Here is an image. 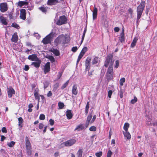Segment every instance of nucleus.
<instances>
[{
	"mask_svg": "<svg viewBox=\"0 0 157 157\" xmlns=\"http://www.w3.org/2000/svg\"><path fill=\"white\" fill-rule=\"evenodd\" d=\"M146 0H141L140 4L137 7V21L141 18L145 5Z\"/></svg>",
	"mask_w": 157,
	"mask_h": 157,
	"instance_id": "obj_1",
	"label": "nucleus"
},
{
	"mask_svg": "<svg viewBox=\"0 0 157 157\" xmlns=\"http://www.w3.org/2000/svg\"><path fill=\"white\" fill-rule=\"evenodd\" d=\"M9 18L10 19H12L13 18V13L11 12L9 14Z\"/></svg>",
	"mask_w": 157,
	"mask_h": 157,
	"instance_id": "obj_62",
	"label": "nucleus"
},
{
	"mask_svg": "<svg viewBox=\"0 0 157 157\" xmlns=\"http://www.w3.org/2000/svg\"><path fill=\"white\" fill-rule=\"evenodd\" d=\"M123 133L124 137H126L127 139L129 140L131 138V135L128 131L125 132H123Z\"/></svg>",
	"mask_w": 157,
	"mask_h": 157,
	"instance_id": "obj_28",
	"label": "nucleus"
},
{
	"mask_svg": "<svg viewBox=\"0 0 157 157\" xmlns=\"http://www.w3.org/2000/svg\"><path fill=\"white\" fill-rule=\"evenodd\" d=\"M66 116L67 117V119H71L73 116V114H72L71 111L70 110H67L66 112Z\"/></svg>",
	"mask_w": 157,
	"mask_h": 157,
	"instance_id": "obj_18",
	"label": "nucleus"
},
{
	"mask_svg": "<svg viewBox=\"0 0 157 157\" xmlns=\"http://www.w3.org/2000/svg\"><path fill=\"white\" fill-rule=\"evenodd\" d=\"M29 67L28 65H26L25 66L24 70L25 71H27L29 70Z\"/></svg>",
	"mask_w": 157,
	"mask_h": 157,
	"instance_id": "obj_58",
	"label": "nucleus"
},
{
	"mask_svg": "<svg viewBox=\"0 0 157 157\" xmlns=\"http://www.w3.org/2000/svg\"><path fill=\"white\" fill-rule=\"evenodd\" d=\"M20 18L24 20L26 19V10L25 9H21L20 10Z\"/></svg>",
	"mask_w": 157,
	"mask_h": 157,
	"instance_id": "obj_13",
	"label": "nucleus"
},
{
	"mask_svg": "<svg viewBox=\"0 0 157 157\" xmlns=\"http://www.w3.org/2000/svg\"><path fill=\"white\" fill-rule=\"evenodd\" d=\"M90 107V102L88 101L87 102L85 108V112L86 114V115L88 113L89 111V109Z\"/></svg>",
	"mask_w": 157,
	"mask_h": 157,
	"instance_id": "obj_26",
	"label": "nucleus"
},
{
	"mask_svg": "<svg viewBox=\"0 0 157 157\" xmlns=\"http://www.w3.org/2000/svg\"><path fill=\"white\" fill-rule=\"evenodd\" d=\"M69 41L68 37L62 34L59 35L55 39L54 43L57 44L60 43L65 44L68 43Z\"/></svg>",
	"mask_w": 157,
	"mask_h": 157,
	"instance_id": "obj_2",
	"label": "nucleus"
},
{
	"mask_svg": "<svg viewBox=\"0 0 157 157\" xmlns=\"http://www.w3.org/2000/svg\"><path fill=\"white\" fill-rule=\"evenodd\" d=\"M34 94L35 98L36 99H37L38 101L39 102L40 98V97L39 96L38 93L37 92H36L34 93Z\"/></svg>",
	"mask_w": 157,
	"mask_h": 157,
	"instance_id": "obj_39",
	"label": "nucleus"
},
{
	"mask_svg": "<svg viewBox=\"0 0 157 157\" xmlns=\"http://www.w3.org/2000/svg\"><path fill=\"white\" fill-rule=\"evenodd\" d=\"M76 142V140L75 139H71L64 142L63 144L65 146L70 147L73 145Z\"/></svg>",
	"mask_w": 157,
	"mask_h": 157,
	"instance_id": "obj_7",
	"label": "nucleus"
},
{
	"mask_svg": "<svg viewBox=\"0 0 157 157\" xmlns=\"http://www.w3.org/2000/svg\"><path fill=\"white\" fill-rule=\"evenodd\" d=\"M7 4L6 3H2L0 4V10L1 12L4 13L8 10Z\"/></svg>",
	"mask_w": 157,
	"mask_h": 157,
	"instance_id": "obj_10",
	"label": "nucleus"
},
{
	"mask_svg": "<svg viewBox=\"0 0 157 157\" xmlns=\"http://www.w3.org/2000/svg\"><path fill=\"white\" fill-rule=\"evenodd\" d=\"M113 55L111 54H109L107 56L106 59L104 63V66L107 67H108L109 64L110 63L111 65L113 66L114 63V60H113Z\"/></svg>",
	"mask_w": 157,
	"mask_h": 157,
	"instance_id": "obj_4",
	"label": "nucleus"
},
{
	"mask_svg": "<svg viewBox=\"0 0 157 157\" xmlns=\"http://www.w3.org/2000/svg\"><path fill=\"white\" fill-rule=\"evenodd\" d=\"M87 48L86 47H84L80 53L84 55L85 52L87 51Z\"/></svg>",
	"mask_w": 157,
	"mask_h": 157,
	"instance_id": "obj_36",
	"label": "nucleus"
},
{
	"mask_svg": "<svg viewBox=\"0 0 157 157\" xmlns=\"http://www.w3.org/2000/svg\"><path fill=\"white\" fill-rule=\"evenodd\" d=\"M28 4V2L26 1H19L18 2V6L20 7H21L23 6L24 5H27Z\"/></svg>",
	"mask_w": 157,
	"mask_h": 157,
	"instance_id": "obj_22",
	"label": "nucleus"
},
{
	"mask_svg": "<svg viewBox=\"0 0 157 157\" xmlns=\"http://www.w3.org/2000/svg\"><path fill=\"white\" fill-rule=\"evenodd\" d=\"M120 30V29L118 27H115L114 28V31L116 32H118Z\"/></svg>",
	"mask_w": 157,
	"mask_h": 157,
	"instance_id": "obj_63",
	"label": "nucleus"
},
{
	"mask_svg": "<svg viewBox=\"0 0 157 157\" xmlns=\"http://www.w3.org/2000/svg\"><path fill=\"white\" fill-rule=\"evenodd\" d=\"M119 65V61L118 60H117L115 61V63L114 65V67L116 68H118Z\"/></svg>",
	"mask_w": 157,
	"mask_h": 157,
	"instance_id": "obj_48",
	"label": "nucleus"
},
{
	"mask_svg": "<svg viewBox=\"0 0 157 157\" xmlns=\"http://www.w3.org/2000/svg\"><path fill=\"white\" fill-rule=\"evenodd\" d=\"M78 92L77 87L76 85H74L72 87V94L76 95Z\"/></svg>",
	"mask_w": 157,
	"mask_h": 157,
	"instance_id": "obj_20",
	"label": "nucleus"
},
{
	"mask_svg": "<svg viewBox=\"0 0 157 157\" xmlns=\"http://www.w3.org/2000/svg\"><path fill=\"white\" fill-rule=\"evenodd\" d=\"M92 116L93 115L92 113H90L88 116H87L85 124V126L86 128H87L88 127Z\"/></svg>",
	"mask_w": 157,
	"mask_h": 157,
	"instance_id": "obj_15",
	"label": "nucleus"
},
{
	"mask_svg": "<svg viewBox=\"0 0 157 157\" xmlns=\"http://www.w3.org/2000/svg\"><path fill=\"white\" fill-rule=\"evenodd\" d=\"M50 70V63L49 62H47L45 65L44 71L45 74L48 72Z\"/></svg>",
	"mask_w": 157,
	"mask_h": 157,
	"instance_id": "obj_11",
	"label": "nucleus"
},
{
	"mask_svg": "<svg viewBox=\"0 0 157 157\" xmlns=\"http://www.w3.org/2000/svg\"><path fill=\"white\" fill-rule=\"evenodd\" d=\"M120 36L119 39L120 41L122 43L124 42L125 40L124 39V29H123L120 35Z\"/></svg>",
	"mask_w": 157,
	"mask_h": 157,
	"instance_id": "obj_21",
	"label": "nucleus"
},
{
	"mask_svg": "<svg viewBox=\"0 0 157 157\" xmlns=\"http://www.w3.org/2000/svg\"><path fill=\"white\" fill-rule=\"evenodd\" d=\"M18 119L19 121L18 125L20 126L21 127H22V126L21 124L23 122V120L21 117H20L18 118Z\"/></svg>",
	"mask_w": 157,
	"mask_h": 157,
	"instance_id": "obj_33",
	"label": "nucleus"
},
{
	"mask_svg": "<svg viewBox=\"0 0 157 157\" xmlns=\"http://www.w3.org/2000/svg\"><path fill=\"white\" fill-rule=\"evenodd\" d=\"M8 97L9 98L12 97L13 94H15V91L12 86H10L7 88V90Z\"/></svg>",
	"mask_w": 157,
	"mask_h": 157,
	"instance_id": "obj_8",
	"label": "nucleus"
},
{
	"mask_svg": "<svg viewBox=\"0 0 157 157\" xmlns=\"http://www.w3.org/2000/svg\"><path fill=\"white\" fill-rule=\"evenodd\" d=\"M112 93H113V91L112 90H109L108 91V97L109 98H111V95H112Z\"/></svg>",
	"mask_w": 157,
	"mask_h": 157,
	"instance_id": "obj_52",
	"label": "nucleus"
},
{
	"mask_svg": "<svg viewBox=\"0 0 157 157\" xmlns=\"http://www.w3.org/2000/svg\"><path fill=\"white\" fill-rule=\"evenodd\" d=\"M128 11L130 14L132 15L133 12V10L131 8H129L128 10Z\"/></svg>",
	"mask_w": 157,
	"mask_h": 157,
	"instance_id": "obj_59",
	"label": "nucleus"
},
{
	"mask_svg": "<svg viewBox=\"0 0 157 157\" xmlns=\"http://www.w3.org/2000/svg\"><path fill=\"white\" fill-rule=\"evenodd\" d=\"M48 59L50 60L52 63H53L55 61V58L53 56H48Z\"/></svg>",
	"mask_w": 157,
	"mask_h": 157,
	"instance_id": "obj_43",
	"label": "nucleus"
},
{
	"mask_svg": "<svg viewBox=\"0 0 157 157\" xmlns=\"http://www.w3.org/2000/svg\"><path fill=\"white\" fill-rule=\"evenodd\" d=\"M49 124L50 125L52 126L54 124V120H53L52 119H50L49 120Z\"/></svg>",
	"mask_w": 157,
	"mask_h": 157,
	"instance_id": "obj_53",
	"label": "nucleus"
},
{
	"mask_svg": "<svg viewBox=\"0 0 157 157\" xmlns=\"http://www.w3.org/2000/svg\"><path fill=\"white\" fill-rule=\"evenodd\" d=\"M102 155V151H99L95 153V155L97 157H100Z\"/></svg>",
	"mask_w": 157,
	"mask_h": 157,
	"instance_id": "obj_47",
	"label": "nucleus"
},
{
	"mask_svg": "<svg viewBox=\"0 0 157 157\" xmlns=\"http://www.w3.org/2000/svg\"><path fill=\"white\" fill-rule=\"evenodd\" d=\"M84 128V126L82 124H80L77 126L75 129V130H78L80 131L83 129Z\"/></svg>",
	"mask_w": 157,
	"mask_h": 157,
	"instance_id": "obj_29",
	"label": "nucleus"
},
{
	"mask_svg": "<svg viewBox=\"0 0 157 157\" xmlns=\"http://www.w3.org/2000/svg\"><path fill=\"white\" fill-rule=\"evenodd\" d=\"M58 105L59 107V109H62L64 106V104L63 103L61 102H59L58 103Z\"/></svg>",
	"mask_w": 157,
	"mask_h": 157,
	"instance_id": "obj_38",
	"label": "nucleus"
},
{
	"mask_svg": "<svg viewBox=\"0 0 157 157\" xmlns=\"http://www.w3.org/2000/svg\"><path fill=\"white\" fill-rule=\"evenodd\" d=\"M52 51L56 56H59L60 54L59 51L57 49H53Z\"/></svg>",
	"mask_w": 157,
	"mask_h": 157,
	"instance_id": "obj_30",
	"label": "nucleus"
},
{
	"mask_svg": "<svg viewBox=\"0 0 157 157\" xmlns=\"http://www.w3.org/2000/svg\"><path fill=\"white\" fill-rule=\"evenodd\" d=\"M120 97L121 98H122L123 97V92L122 90H120L119 91Z\"/></svg>",
	"mask_w": 157,
	"mask_h": 157,
	"instance_id": "obj_55",
	"label": "nucleus"
},
{
	"mask_svg": "<svg viewBox=\"0 0 157 157\" xmlns=\"http://www.w3.org/2000/svg\"><path fill=\"white\" fill-rule=\"evenodd\" d=\"M98 9L95 7L94 5V9L93 11V20H94L97 17V16Z\"/></svg>",
	"mask_w": 157,
	"mask_h": 157,
	"instance_id": "obj_19",
	"label": "nucleus"
},
{
	"mask_svg": "<svg viewBox=\"0 0 157 157\" xmlns=\"http://www.w3.org/2000/svg\"><path fill=\"white\" fill-rule=\"evenodd\" d=\"M27 155H28L30 156L32 154V147H31L26 148Z\"/></svg>",
	"mask_w": 157,
	"mask_h": 157,
	"instance_id": "obj_31",
	"label": "nucleus"
},
{
	"mask_svg": "<svg viewBox=\"0 0 157 157\" xmlns=\"http://www.w3.org/2000/svg\"><path fill=\"white\" fill-rule=\"evenodd\" d=\"M25 145L26 148L31 147L30 141L29 140V138L27 136L25 137Z\"/></svg>",
	"mask_w": 157,
	"mask_h": 157,
	"instance_id": "obj_23",
	"label": "nucleus"
},
{
	"mask_svg": "<svg viewBox=\"0 0 157 157\" xmlns=\"http://www.w3.org/2000/svg\"><path fill=\"white\" fill-rule=\"evenodd\" d=\"M15 142L13 141H11L10 143H7L8 146L10 147H12L15 144Z\"/></svg>",
	"mask_w": 157,
	"mask_h": 157,
	"instance_id": "obj_40",
	"label": "nucleus"
},
{
	"mask_svg": "<svg viewBox=\"0 0 157 157\" xmlns=\"http://www.w3.org/2000/svg\"><path fill=\"white\" fill-rule=\"evenodd\" d=\"M84 55L83 54L81 53H80V54H79L78 58L77 61V64H78L79 62L80 59H81V58Z\"/></svg>",
	"mask_w": 157,
	"mask_h": 157,
	"instance_id": "obj_37",
	"label": "nucleus"
},
{
	"mask_svg": "<svg viewBox=\"0 0 157 157\" xmlns=\"http://www.w3.org/2000/svg\"><path fill=\"white\" fill-rule=\"evenodd\" d=\"M82 149H79L77 152L78 157H82Z\"/></svg>",
	"mask_w": 157,
	"mask_h": 157,
	"instance_id": "obj_35",
	"label": "nucleus"
},
{
	"mask_svg": "<svg viewBox=\"0 0 157 157\" xmlns=\"http://www.w3.org/2000/svg\"><path fill=\"white\" fill-rule=\"evenodd\" d=\"M39 119L41 120H44L45 119V116L44 114H41L40 115Z\"/></svg>",
	"mask_w": 157,
	"mask_h": 157,
	"instance_id": "obj_49",
	"label": "nucleus"
},
{
	"mask_svg": "<svg viewBox=\"0 0 157 157\" xmlns=\"http://www.w3.org/2000/svg\"><path fill=\"white\" fill-rule=\"evenodd\" d=\"M125 78H121L120 80V84L121 86H122L123 85V83L125 82Z\"/></svg>",
	"mask_w": 157,
	"mask_h": 157,
	"instance_id": "obj_41",
	"label": "nucleus"
},
{
	"mask_svg": "<svg viewBox=\"0 0 157 157\" xmlns=\"http://www.w3.org/2000/svg\"><path fill=\"white\" fill-rule=\"evenodd\" d=\"M67 19L64 15H63L59 17V19L56 22V24L59 25H61L67 23Z\"/></svg>",
	"mask_w": 157,
	"mask_h": 157,
	"instance_id": "obj_5",
	"label": "nucleus"
},
{
	"mask_svg": "<svg viewBox=\"0 0 157 157\" xmlns=\"http://www.w3.org/2000/svg\"><path fill=\"white\" fill-rule=\"evenodd\" d=\"M36 62H33L31 63V65L33 66L36 68H38L40 67L41 63V61L39 59L35 61Z\"/></svg>",
	"mask_w": 157,
	"mask_h": 157,
	"instance_id": "obj_14",
	"label": "nucleus"
},
{
	"mask_svg": "<svg viewBox=\"0 0 157 157\" xmlns=\"http://www.w3.org/2000/svg\"><path fill=\"white\" fill-rule=\"evenodd\" d=\"M137 98L136 96H135L134 97V99H132L131 101V103H132V104H134L136 102H137Z\"/></svg>",
	"mask_w": 157,
	"mask_h": 157,
	"instance_id": "obj_44",
	"label": "nucleus"
},
{
	"mask_svg": "<svg viewBox=\"0 0 157 157\" xmlns=\"http://www.w3.org/2000/svg\"><path fill=\"white\" fill-rule=\"evenodd\" d=\"M53 37L51 33L49 34L43 39L42 40L43 43L44 44L50 43Z\"/></svg>",
	"mask_w": 157,
	"mask_h": 157,
	"instance_id": "obj_6",
	"label": "nucleus"
},
{
	"mask_svg": "<svg viewBox=\"0 0 157 157\" xmlns=\"http://www.w3.org/2000/svg\"><path fill=\"white\" fill-rule=\"evenodd\" d=\"M0 19L1 22L2 24L6 25H7V22H6V20L5 17L2 16H1L0 17Z\"/></svg>",
	"mask_w": 157,
	"mask_h": 157,
	"instance_id": "obj_24",
	"label": "nucleus"
},
{
	"mask_svg": "<svg viewBox=\"0 0 157 157\" xmlns=\"http://www.w3.org/2000/svg\"><path fill=\"white\" fill-rule=\"evenodd\" d=\"M26 46H30L32 47L33 46V45H32L31 43L29 42H27L26 44Z\"/></svg>",
	"mask_w": 157,
	"mask_h": 157,
	"instance_id": "obj_60",
	"label": "nucleus"
},
{
	"mask_svg": "<svg viewBox=\"0 0 157 157\" xmlns=\"http://www.w3.org/2000/svg\"><path fill=\"white\" fill-rule=\"evenodd\" d=\"M59 3H60V2L58 0H48L47 4L49 6H53L56 5Z\"/></svg>",
	"mask_w": 157,
	"mask_h": 157,
	"instance_id": "obj_12",
	"label": "nucleus"
},
{
	"mask_svg": "<svg viewBox=\"0 0 157 157\" xmlns=\"http://www.w3.org/2000/svg\"><path fill=\"white\" fill-rule=\"evenodd\" d=\"M28 58L29 59L32 61H35L39 59L36 55L34 54L29 55Z\"/></svg>",
	"mask_w": 157,
	"mask_h": 157,
	"instance_id": "obj_16",
	"label": "nucleus"
},
{
	"mask_svg": "<svg viewBox=\"0 0 157 157\" xmlns=\"http://www.w3.org/2000/svg\"><path fill=\"white\" fill-rule=\"evenodd\" d=\"M78 50L77 47L76 46L73 47L71 49V51L73 52H75Z\"/></svg>",
	"mask_w": 157,
	"mask_h": 157,
	"instance_id": "obj_51",
	"label": "nucleus"
},
{
	"mask_svg": "<svg viewBox=\"0 0 157 157\" xmlns=\"http://www.w3.org/2000/svg\"><path fill=\"white\" fill-rule=\"evenodd\" d=\"M2 132L3 133H7V130L6 129V128L5 127H3L2 129Z\"/></svg>",
	"mask_w": 157,
	"mask_h": 157,
	"instance_id": "obj_56",
	"label": "nucleus"
},
{
	"mask_svg": "<svg viewBox=\"0 0 157 157\" xmlns=\"http://www.w3.org/2000/svg\"><path fill=\"white\" fill-rule=\"evenodd\" d=\"M137 40H138V38L137 37H135L134 38V39L131 44V48H133L134 47L136 46V42H137Z\"/></svg>",
	"mask_w": 157,
	"mask_h": 157,
	"instance_id": "obj_25",
	"label": "nucleus"
},
{
	"mask_svg": "<svg viewBox=\"0 0 157 157\" xmlns=\"http://www.w3.org/2000/svg\"><path fill=\"white\" fill-rule=\"evenodd\" d=\"M129 127V124L128 123H125L124 126V129L125 131V132H127L128 131V129Z\"/></svg>",
	"mask_w": 157,
	"mask_h": 157,
	"instance_id": "obj_32",
	"label": "nucleus"
},
{
	"mask_svg": "<svg viewBox=\"0 0 157 157\" xmlns=\"http://www.w3.org/2000/svg\"><path fill=\"white\" fill-rule=\"evenodd\" d=\"M47 8L44 7V5L42 6L39 8V9L41 10L42 12L46 13L47 12Z\"/></svg>",
	"mask_w": 157,
	"mask_h": 157,
	"instance_id": "obj_27",
	"label": "nucleus"
},
{
	"mask_svg": "<svg viewBox=\"0 0 157 157\" xmlns=\"http://www.w3.org/2000/svg\"><path fill=\"white\" fill-rule=\"evenodd\" d=\"M112 155V152L110 150H108L107 155V157H111Z\"/></svg>",
	"mask_w": 157,
	"mask_h": 157,
	"instance_id": "obj_50",
	"label": "nucleus"
},
{
	"mask_svg": "<svg viewBox=\"0 0 157 157\" xmlns=\"http://www.w3.org/2000/svg\"><path fill=\"white\" fill-rule=\"evenodd\" d=\"M18 40V37L17 34V33L15 32L12 35V38L11 39L12 41L17 43V42Z\"/></svg>",
	"mask_w": 157,
	"mask_h": 157,
	"instance_id": "obj_17",
	"label": "nucleus"
},
{
	"mask_svg": "<svg viewBox=\"0 0 157 157\" xmlns=\"http://www.w3.org/2000/svg\"><path fill=\"white\" fill-rule=\"evenodd\" d=\"M96 116L95 115H94L93 117V118L92 119V120L91 121V123H93L95 121V120L96 118Z\"/></svg>",
	"mask_w": 157,
	"mask_h": 157,
	"instance_id": "obj_61",
	"label": "nucleus"
},
{
	"mask_svg": "<svg viewBox=\"0 0 157 157\" xmlns=\"http://www.w3.org/2000/svg\"><path fill=\"white\" fill-rule=\"evenodd\" d=\"M52 93L51 91L48 92V93L47 94V96L48 97H50L52 95Z\"/></svg>",
	"mask_w": 157,
	"mask_h": 157,
	"instance_id": "obj_64",
	"label": "nucleus"
},
{
	"mask_svg": "<svg viewBox=\"0 0 157 157\" xmlns=\"http://www.w3.org/2000/svg\"><path fill=\"white\" fill-rule=\"evenodd\" d=\"M91 59L89 57H87L85 63V70L86 71H89L90 67V62Z\"/></svg>",
	"mask_w": 157,
	"mask_h": 157,
	"instance_id": "obj_9",
	"label": "nucleus"
},
{
	"mask_svg": "<svg viewBox=\"0 0 157 157\" xmlns=\"http://www.w3.org/2000/svg\"><path fill=\"white\" fill-rule=\"evenodd\" d=\"M44 127L43 124L42 123H40L39 124V128L40 129H42Z\"/></svg>",
	"mask_w": 157,
	"mask_h": 157,
	"instance_id": "obj_57",
	"label": "nucleus"
},
{
	"mask_svg": "<svg viewBox=\"0 0 157 157\" xmlns=\"http://www.w3.org/2000/svg\"><path fill=\"white\" fill-rule=\"evenodd\" d=\"M89 130L90 131H95L96 130V128L94 126H92L90 128Z\"/></svg>",
	"mask_w": 157,
	"mask_h": 157,
	"instance_id": "obj_45",
	"label": "nucleus"
},
{
	"mask_svg": "<svg viewBox=\"0 0 157 157\" xmlns=\"http://www.w3.org/2000/svg\"><path fill=\"white\" fill-rule=\"evenodd\" d=\"M93 71H89L88 72V76H89V77H92V76L93 75Z\"/></svg>",
	"mask_w": 157,
	"mask_h": 157,
	"instance_id": "obj_54",
	"label": "nucleus"
},
{
	"mask_svg": "<svg viewBox=\"0 0 157 157\" xmlns=\"http://www.w3.org/2000/svg\"><path fill=\"white\" fill-rule=\"evenodd\" d=\"M11 26L16 28L17 29L19 28V26L17 23H14L12 24Z\"/></svg>",
	"mask_w": 157,
	"mask_h": 157,
	"instance_id": "obj_46",
	"label": "nucleus"
},
{
	"mask_svg": "<svg viewBox=\"0 0 157 157\" xmlns=\"http://www.w3.org/2000/svg\"><path fill=\"white\" fill-rule=\"evenodd\" d=\"M98 57L97 56H95L93 59L92 63L93 64H95L98 62Z\"/></svg>",
	"mask_w": 157,
	"mask_h": 157,
	"instance_id": "obj_34",
	"label": "nucleus"
},
{
	"mask_svg": "<svg viewBox=\"0 0 157 157\" xmlns=\"http://www.w3.org/2000/svg\"><path fill=\"white\" fill-rule=\"evenodd\" d=\"M113 66H109L108 69L106 74V79L108 81H109L113 79Z\"/></svg>",
	"mask_w": 157,
	"mask_h": 157,
	"instance_id": "obj_3",
	"label": "nucleus"
},
{
	"mask_svg": "<svg viewBox=\"0 0 157 157\" xmlns=\"http://www.w3.org/2000/svg\"><path fill=\"white\" fill-rule=\"evenodd\" d=\"M69 82V80H67L65 83L61 87V89L62 90L64 89L68 85Z\"/></svg>",
	"mask_w": 157,
	"mask_h": 157,
	"instance_id": "obj_42",
	"label": "nucleus"
}]
</instances>
